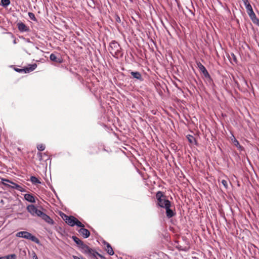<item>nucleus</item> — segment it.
Segmentation results:
<instances>
[{
	"label": "nucleus",
	"mask_w": 259,
	"mask_h": 259,
	"mask_svg": "<svg viewBox=\"0 0 259 259\" xmlns=\"http://www.w3.org/2000/svg\"><path fill=\"white\" fill-rule=\"evenodd\" d=\"M247 13L249 15L250 18L252 20V21L254 23H255L256 20L258 21V20L256 18L255 14H254L252 9L247 11Z\"/></svg>",
	"instance_id": "obj_17"
},
{
	"label": "nucleus",
	"mask_w": 259,
	"mask_h": 259,
	"mask_svg": "<svg viewBox=\"0 0 259 259\" xmlns=\"http://www.w3.org/2000/svg\"><path fill=\"white\" fill-rule=\"evenodd\" d=\"M15 70L18 72H23L25 73L24 68H22V69H19V68H15Z\"/></svg>",
	"instance_id": "obj_31"
},
{
	"label": "nucleus",
	"mask_w": 259,
	"mask_h": 259,
	"mask_svg": "<svg viewBox=\"0 0 259 259\" xmlns=\"http://www.w3.org/2000/svg\"><path fill=\"white\" fill-rule=\"evenodd\" d=\"M231 56L232 57V58L234 60V61L235 62H237V58H236V56L234 55V53H231Z\"/></svg>",
	"instance_id": "obj_33"
},
{
	"label": "nucleus",
	"mask_w": 259,
	"mask_h": 259,
	"mask_svg": "<svg viewBox=\"0 0 259 259\" xmlns=\"http://www.w3.org/2000/svg\"><path fill=\"white\" fill-rule=\"evenodd\" d=\"M30 181L33 184H40V181L35 177L31 176L30 177Z\"/></svg>",
	"instance_id": "obj_21"
},
{
	"label": "nucleus",
	"mask_w": 259,
	"mask_h": 259,
	"mask_svg": "<svg viewBox=\"0 0 259 259\" xmlns=\"http://www.w3.org/2000/svg\"><path fill=\"white\" fill-rule=\"evenodd\" d=\"M75 225H76L77 226L79 227H81V228L84 227V225L76 219L75 222Z\"/></svg>",
	"instance_id": "obj_27"
},
{
	"label": "nucleus",
	"mask_w": 259,
	"mask_h": 259,
	"mask_svg": "<svg viewBox=\"0 0 259 259\" xmlns=\"http://www.w3.org/2000/svg\"><path fill=\"white\" fill-rule=\"evenodd\" d=\"M11 183V181L8 179H2V183L3 185H5V186H6L7 187H9V186H10V185L9 184V183Z\"/></svg>",
	"instance_id": "obj_26"
},
{
	"label": "nucleus",
	"mask_w": 259,
	"mask_h": 259,
	"mask_svg": "<svg viewBox=\"0 0 259 259\" xmlns=\"http://www.w3.org/2000/svg\"><path fill=\"white\" fill-rule=\"evenodd\" d=\"M32 258L33 259H38L35 252H33L32 254Z\"/></svg>",
	"instance_id": "obj_35"
},
{
	"label": "nucleus",
	"mask_w": 259,
	"mask_h": 259,
	"mask_svg": "<svg viewBox=\"0 0 259 259\" xmlns=\"http://www.w3.org/2000/svg\"><path fill=\"white\" fill-rule=\"evenodd\" d=\"M245 8L247 12L252 9L250 4H247V5H246Z\"/></svg>",
	"instance_id": "obj_30"
},
{
	"label": "nucleus",
	"mask_w": 259,
	"mask_h": 259,
	"mask_svg": "<svg viewBox=\"0 0 259 259\" xmlns=\"http://www.w3.org/2000/svg\"><path fill=\"white\" fill-rule=\"evenodd\" d=\"M78 232L85 238L89 237L90 235V231L88 229H85L83 227L80 228L78 230Z\"/></svg>",
	"instance_id": "obj_11"
},
{
	"label": "nucleus",
	"mask_w": 259,
	"mask_h": 259,
	"mask_svg": "<svg viewBox=\"0 0 259 259\" xmlns=\"http://www.w3.org/2000/svg\"><path fill=\"white\" fill-rule=\"evenodd\" d=\"M156 198L157 200V205L162 208H165L167 204H169L170 202L166 199V196L163 195V193L161 191L157 192Z\"/></svg>",
	"instance_id": "obj_2"
},
{
	"label": "nucleus",
	"mask_w": 259,
	"mask_h": 259,
	"mask_svg": "<svg viewBox=\"0 0 259 259\" xmlns=\"http://www.w3.org/2000/svg\"><path fill=\"white\" fill-rule=\"evenodd\" d=\"M187 138L188 141L190 143L193 144L196 142L195 139L193 136L188 135H187Z\"/></svg>",
	"instance_id": "obj_22"
},
{
	"label": "nucleus",
	"mask_w": 259,
	"mask_h": 259,
	"mask_svg": "<svg viewBox=\"0 0 259 259\" xmlns=\"http://www.w3.org/2000/svg\"><path fill=\"white\" fill-rule=\"evenodd\" d=\"M24 198L26 200H27L28 202H31V203H34L35 202V199L32 194H25L24 195Z\"/></svg>",
	"instance_id": "obj_16"
},
{
	"label": "nucleus",
	"mask_w": 259,
	"mask_h": 259,
	"mask_svg": "<svg viewBox=\"0 0 259 259\" xmlns=\"http://www.w3.org/2000/svg\"><path fill=\"white\" fill-rule=\"evenodd\" d=\"M10 4V0H1V5L4 7H6Z\"/></svg>",
	"instance_id": "obj_25"
},
{
	"label": "nucleus",
	"mask_w": 259,
	"mask_h": 259,
	"mask_svg": "<svg viewBox=\"0 0 259 259\" xmlns=\"http://www.w3.org/2000/svg\"><path fill=\"white\" fill-rule=\"evenodd\" d=\"M39 217L50 225H53L54 223V221L49 215L43 212H41Z\"/></svg>",
	"instance_id": "obj_8"
},
{
	"label": "nucleus",
	"mask_w": 259,
	"mask_h": 259,
	"mask_svg": "<svg viewBox=\"0 0 259 259\" xmlns=\"http://www.w3.org/2000/svg\"><path fill=\"white\" fill-rule=\"evenodd\" d=\"M28 16H29V18L31 20H36V18L35 17V15H34V14L33 13L29 12L28 13Z\"/></svg>",
	"instance_id": "obj_29"
},
{
	"label": "nucleus",
	"mask_w": 259,
	"mask_h": 259,
	"mask_svg": "<svg viewBox=\"0 0 259 259\" xmlns=\"http://www.w3.org/2000/svg\"><path fill=\"white\" fill-rule=\"evenodd\" d=\"M0 259H3V256L2 257H0Z\"/></svg>",
	"instance_id": "obj_37"
},
{
	"label": "nucleus",
	"mask_w": 259,
	"mask_h": 259,
	"mask_svg": "<svg viewBox=\"0 0 259 259\" xmlns=\"http://www.w3.org/2000/svg\"><path fill=\"white\" fill-rule=\"evenodd\" d=\"M72 238L73 241L79 246L83 243V242L81 240L75 236H73Z\"/></svg>",
	"instance_id": "obj_20"
},
{
	"label": "nucleus",
	"mask_w": 259,
	"mask_h": 259,
	"mask_svg": "<svg viewBox=\"0 0 259 259\" xmlns=\"http://www.w3.org/2000/svg\"><path fill=\"white\" fill-rule=\"evenodd\" d=\"M50 58L51 61L58 63H61L62 62V59L61 58H58L54 54H51Z\"/></svg>",
	"instance_id": "obj_18"
},
{
	"label": "nucleus",
	"mask_w": 259,
	"mask_h": 259,
	"mask_svg": "<svg viewBox=\"0 0 259 259\" xmlns=\"http://www.w3.org/2000/svg\"><path fill=\"white\" fill-rule=\"evenodd\" d=\"M131 74L133 76V78L137 79L140 80H143V78H142V75H141V74L139 72H138V71H136V72L131 71Z\"/></svg>",
	"instance_id": "obj_19"
},
{
	"label": "nucleus",
	"mask_w": 259,
	"mask_h": 259,
	"mask_svg": "<svg viewBox=\"0 0 259 259\" xmlns=\"http://www.w3.org/2000/svg\"><path fill=\"white\" fill-rule=\"evenodd\" d=\"M115 20H116V21L118 23H120V22H121L120 17L117 15L116 16V17H115Z\"/></svg>",
	"instance_id": "obj_34"
},
{
	"label": "nucleus",
	"mask_w": 259,
	"mask_h": 259,
	"mask_svg": "<svg viewBox=\"0 0 259 259\" xmlns=\"http://www.w3.org/2000/svg\"><path fill=\"white\" fill-rule=\"evenodd\" d=\"M37 149L40 151H44L45 149V146L43 144H40V145H38L37 147Z\"/></svg>",
	"instance_id": "obj_28"
},
{
	"label": "nucleus",
	"mask_w": 259,
	"mask_h": 259,
	"mask_svg": "<svg viewBox=\"0 0 259 259\" xmlns=\"http://www.w3.org/2000/svg\"><path fill=\"white\" fill-rule=\"evenodd\" d=\"M17 237L23 238L28 240H30L36 244H39L40 242L39 239L35 236L32 235L30 233L27 231H20L16 234Z\"/></svg>",
	"instance_id": "obj_3"
},
{
	"label": "nucleus",
	"mask_w": 259,
	"mask_h": 259,
	"mask_svg": "<svg viewBox=\"0 0 259 259\" xmlns=\"http://www.w3.org/2000/svg\"><path fill=\"white\" fill-rule=\"evenodd\" d=\"M197 65L200 71L202 72L204 77L207 79H210L211 77L204 66L200 62H197Z\"/></svg>",
	"instance_id": "obj_6"
},
{
	"label": "nucleus",
	"mask_w": 259,
	"mask_h": 259,
	"mask_svg": "<svg viewBox=\"0 0 259 259\" xmlns=\"http://www.w3.org/2000/svg\"><path fill=\"white\" fill-rule=\"evenodd\" d=\"M171 206V203L165 207L166 209V214L168 218H170L175 215V213L170 208Z\"/></svg>",
	"instance_id": "obj_9"
},
{
	"label": "nucleus",
	"mask_w": 259,
	"mask_h": 259,
	"mask_svg": "<svg viewBox=\"0 0 259 259\" xmlns=\"http://www.w3.org/2000/svg\"><path fill=\"white\" fill-rule=\"evenodd\" d=\"M10 184H11V185L9 186V188L16 189L22 192H24L25 191L23 187L15 183H13L11 181Z\"/></svg>",
	"instance_id": "obj_12"
},
{
	"label": "nucleus",
	"mask_w": 259,
	"mask_h": 259,
	"mask_svg": "<svg viewBox=\"0 0 259 259\" xmlns=\"http://www.w3.org/2000/svg\"><path fill=\"white\" fill-rule=\"evenodd\" d=\"M222 184L223 185V186L225 187V188H227V181L225 180H223L221 182Z\"/></svg>",
	"instance_id": "obj_32"
},
{
	"label": "nucleus",
	"mask_w": 259,
	"mask_h": 259,
	"mask_svg": "<svg viewBox=\"0 0 259 259\" xmlns=\"http://www.w3.org/2000/svg\"><path fill=\"white\" fill-rule=\"evenodd\" d=\"M108 50L113 57L117 58L120 55L121 48L117 42L113 40L110 44Z\"/></svg>",
	"instance_id": "obj_1"
},
{
	"label": "nucleus",
	"mask_w": 259,
	"mask_h": 259,
	"mask_svg": "<svg viewBox=\"0 0 259 259\" xmlns=\"http://www.w3.org/2000/svg\"><path fill=\"white\" fill-rule=\"evenodd\" d=\"M88 6L92 8H95L96 7L95 3L94 0H87Z\"/></svg>",
	"instance_id": "obj_23"
},
{
	"label": "nucleus",
	"mask_w": 259,
	"mask_h": 259,
	"mask_svg": "<svg viewBox=\"0 0 259 259\" xmlns=\"http://www.w3.org/2000/svg\"><path fill=\"white\" fill-rule=\"evenodd\" d=\"M242 1L243 2L245 6H246V5H247V4H249L248 2V0H242Z\"/></svg>",
	"instance_id": "obj_36"
},
{
	"label": "nucleus",
	"mask_w": 259,
	"mask_h": 259,
	"mask_svg": "<svg viewBox=\"0 0 259 259\" xmlns=\"http://www.w3.org/2000/svg\"><path fill=\"white\" fill-rule=\"evenodd\" d=\"M65 222L69 226L73 227L75 226V222L76 218L73 216H68L64 214V217L63 218Z\"/></svg>",
	"instance_id": "obj_7"
},
{
	"label": "nucleus",
	"mask_w": 259,
	"mask_h": 259,
	"mask_svg": "<svg viewBox=\"0 0 259 259\" xmlns=\"http://www.w3.org/2000/svg\"><path fill=\"white\" fill-rule=\"evenodd\" d=\"M17 26L19 30L21 32H28L29 31V28L22 22L18 23Z\"/></svg>",
	"instance_id": "obj_10"
},
{
	"label": "nucleus",
	"mask_w": 259,
	"mask_h": 259,
	"mask_svg": "<svg viewBox=\"0 0 259 259\" xmlns=\"http://www.w3.org/2000/svg\"><path fill=\"white\" fill-rule=\"evenodd\" d=\"M80 247L83 253L87 254L91 256H92L95 258H96L97 255L102 257V255L100 254L98 252H97L94 249L91 248L88 245L84 243H83L81 246H80Z\"/></svg>",
	"instance_id": "obj_4"
},
{
	"label": "nucleus",
	"mask_w": 259,
	"mask_h": 259,
	"mask_svg": "<svg viewBox=\"0 0 259 259\" xmlns=\"http://www.w3.org/2000/svg\"><path fill=\"white\" fill-rule=\"evenodd\" d=\"M104 244L106 251L109 255H112L114 254V251L110 244L104 241Z\"/></svg>",
	"instance_id": "obj_14"
},
{
	"label": "nucleus",
	"mask_w": 259,
	"mask_h": 259,
	"mask_svg": "<svg viewBox=\"0 0 259 259\" xmlns=\"http://www.w3.org/2000/svg\"><path fill=\"white\" fill-rule=\"evenodd\" d=\"M231 140L233 144L238 148V150L240 151H242L243 150V147L240 145L239 142L236 139L234 136H232Z\"/></svg>",
	"instance_id": "obj_15"
},
{
	"label": "nucleus",
	"mask_w": 259,
	"mask_h": 259,
	"mask_svg": "<svg viewBox=\"0 0 259 259\" xmlns=\"http://www.w3.org/2000/svg\"><path fill=\"white\" fill-rule=\"evenodd\" d=\"M27 211L32 215V216H38L39 217L41 213V211L38 209L37 207L33 205L30 204L27 206L26 208Z\"/></svg>",
	"instance_id": "obj_5"
},
{
	"label": "nucleus",
	"mask_w": 259,
	"mask_h": 259,
	"mask_svg": "<svg viewBox=\"0 0 259 259\" xmlns=\"http://www.w3.org/2000/svg\"><path fill=\"white\" fill-rule=\"evenodd\" d=\"M3 259H16V255L15 254H9L3 256Z\"/></svg>",
	"instance_id": "obj_24"
},
{
	"label": "nucleus",
	"mask_w": 259,
	"mask_h": 259,
	"mask_svg": "<svg viewBox=\"0 0 259 259\" xmlns=\"http://www.w3.org/2000/svg\"><path fill=\"white\" fill-rule=\"evenodd\" d=\"M37 67V64L34 63L33 64H29L27 67H24L25 73L30 72L36 69Z\"/></svg>",
	"instance_id": "obj_13"
}]
</instances>
